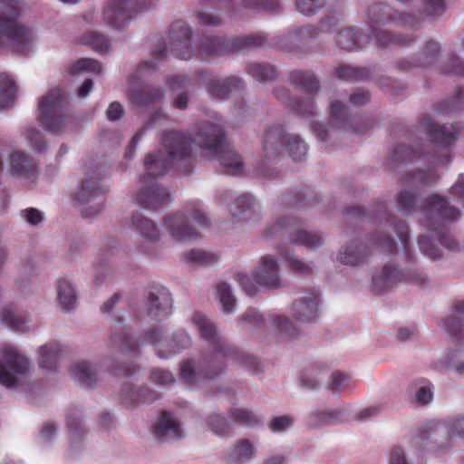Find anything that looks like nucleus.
<instances>
[{
  "mask_svg": "<svg viewBox=\"0 0 464 464\" xmlns=\"http://www.w3.org/2000/svg\"><path fill=\"white\" fill-rule=\"evenodd\" d=\"M341 418L337 410H314L305 417V425L309 429H320L336 423Z\"/></svg>",
  "mask_w": 464,
  "mask_h": 464,
  "instance_id": "26",
  "label": "nucleus"
},
{
  "mask_svg": "<svg viewBox=\"0 0 464 464\" xmlns=\"http://www.w3.org/2000/svg\"><path fill=\"white\" fill-rule=\"evenodd\" d=\"M288 81L291 85L301 89L309 95H314L320 90L319 79L309 70H293L288 74Z\"/></svg>",
  "mask_w": 464,
  "mask_h": 464,
  "instance_id": "23",
  "label": "nucleus"
},
{
  "mask_svg": "<svg viewBox=\"0 0 464 464\" xmlns=\"http://www.w3.org/2000/svg\"><path fill=\"white\" fill-rule=\"evenodd\" d=\"M419 382L422 385L415 392V402L419 405H427L433 399V385L426 380H420Z\"/></svg>",
  "mask_w": 464,
  "mask_h": 464,
  "instance_id": "57",
  "label": "nucleus"
},
{
  "mask_svg": "<svg viewBox=\"0 0 464 464\" xmlns=\"http://www.w3.org/2000/svg\"><path fill=\"white\" fill-rule=\"evenodd\" d=\"M240 324L245 329H258L264 324L263 315L255 308H248L242 315Z\"/></svg>",
  "mask_w": 464,
  "mask_h": 464,
  "instance_id": "54",
  "label": "nucleus"
},
{
  "mask_svg": "<svg viewBox=\"0 0 464 464\" xmlns=\"http://www.w3.org/2000/svg\"><path fill=\"white\" fill-rule=\"evenodd\" d=\"M319 304L318 293L313 292L295 302L293 315L296 322L306 323L317 316Z\"/></svg>",
  "mask_w": 464,
  "mask_h": 464,
  "instance_id": "22",
  "label": "nucleus"
},
{
  "mask_svg": "<svg viewBox=\"0 0 464 464\" xmlns=\"http://www.w3.org/2000/svg\"><path fill=\"white\" fill-rule=\"evenodd\" d=\"M314 36H316L314 27L305 26L286 34L272 38L268 45L280 52L306 53L307 43Z\"/></svg>",
  "mask_w": 464,
  "mask_h": 464,
  "instance_id": "16",
  "label": "nucleus"
},
{
  "mask_svg": "<svg viewBox=\"0 0 464 464\" xmlns=\"http://www.w3.org/2000/svg\"><path fill=\"white\" fill-rule=\"evenodd\" d=\"M15 92L14 80L8 74H0V109H5L13 103Z\"/></svg>",
  "mask_w": 464,
  "mask_h": 464,
  "instance_id": "44",
  "label": "nucleus"
},
{
  "mask_svg": "<svg viewBox=\"0 0 464 464\" xmlns=\"http://www.w3.org/2000/svg\"><path fill=\"white\" fill-rule=\"evenodd\" d=\"M131 224L147 242L155 243L160 239V231L156 225L141 214H134L131 217Z\"/></svg>",
  "mask_w": 464,
  "mask_h": 464,
  "instance_id": "31",
  "label": "nucleus"
},
{
  "mask_svg": "<svg viewBox=\"0 0 464 464\" xmlns=\"http://www.w3.org/2000/svg\"><path fill=\"white\" fill-rule=\"evenodd\" d=\"M182 133L187 137L190 147L194 143L210 155L218 156V160L227 174L241 173L243 169L241 158L226 146L224 129L220 124L205 121L197 126L193 137Z\"/></svg>",
  "mask_w": 464,
  "mask_h": 464,
  "instance_id": "4",
  "label": "nucleus"
},
{
  "mask_svg": "<svg viewBox=\"0 0 464 464\" xmlns=\"http://www.w3.org/2000/svg\"><path fill=\"white\" fill-rule=\"evenodd\" d=\"M454 311L456 314L445 319L442 323V327L448 334L459 341L462 339V324L457 315L464 316V301L457 303L454 306Z\"/></svg>",
  "mask_w": 464,
  "mask_h": 464,
  "instance_id": "39",
  "label": "nucleus"
},
{
  "mask_svg": "<svg viewBox=\"0 0 464 464\" xmlns=\"http://www.w3.org/2000/svg\"><path fill=\"white\" fill-rule=\"evenodd\" d=\"M423 218L420 222L429 230H434L439 235V240L442 246L450 250H457L458 244L445 227L443 222H453L457 220L460 212L454 206H451L445 198L432 195L429 197L420 207Z\"/></svg>",
  "mask_w": 464,
  "mask_h": 464,
  "instance_id": "5",
  "label": "nucleus"
},
{
  "mask_svg": "<svg viewBox=\"0 0 464 464\" xmlns=\"http://www.w3.org/2000/svg\"><path fill=\"white\" fill-rule=\"evenodd\" d=\"M232 216L241 222H256L259 219V206L250 195L238 197L230 209Z\"/></svg>",
  "mask_w": 464,
  "mask_h": 464,
  "instance_id": "21",
  "label": "nucleus"
},
{
  "mask_svg": "<svg viewBox=\"0 0 464 464\" xmlns=\"http://www.w3.org/2000/svg\"><path fill=\"white\" fill-rule=\"evenodd\" d=\"M368 23L372 26H382L393 24L400 27H415L420 21V17L401 12H394L392 8L383 4L372 5L367 13Z\"/></svg>",
  "mask_w": 464,
  "mask_h": 464,
  "instance_id": "15",
  "label": "nucleus"
},
{
  "mask_svg": "<svg viewBox=\"0 0 464 464\" xmlns=\"http://www.w3.org/2000/svg\"><path fill=\"white\" fill-rule=\"evenodd\" d=\"M440 53L439 44L434 41H428L421 50L411 60H402L399 63V65L403 70H409L417 66H429L437 61Z\"/></svg>",
  "mask_w": 464,
  "mask_h": 464,
  "instance_id": "20",
  "label": "nucleus"
},
{
  "mask_svg": "<svg viewBox=\"0 0 464 464\" xmlns=\"http://www.w3.org/2000/svg\"><path fill=\"white\" fill-rule=\"evenodd\" d=\"M256 283L267 289H277L282 286L279 265L276 258L270 255L263 256L254 275Z\"/></svg>",
  "mask_w": 464,
  "mask_h": 464,
  "instance_id": "17",
  "label": "nucleus"
},
{
  "mask_svg": "<svg viewBox=\"0 0 464 464\" xmlns=\"http://www.w3.org/2000/svg\"><path fill=\"white\" fill-rule=\"evenodd\" d=\"M210 430L218 436H227L230 433V424L220 413H212L207 419Z\"/></svg>",
  "mask_w": 464,
  "mask_h": 464,
  "instance_id": "50",
  "label": "nucleus"
},
{
  "mask_svg": "<svg viewBox=\"0 0 464 464\" xmlns=\"http://www.w3.org/2000/svg\"><path fill=\"white\" fill-rule=\"evenodd\" d=\"M26 378V361L10 345L0 348V383L6 388L19 386Z\"/></svg>",
  "mask_w": 464,
  "mask_h": 464,
  "instance_id": "11",
  "label": "nucleus"
},
{
  "mask_svg": "<svg viewBox=\"0 0 464 464\" xmlns=\"http://www.w3.org/2000/svg\"><path fill=\"white\" fill-rule=\"evenodd\" d=\"M374 37L377 44L381 47L389 46H408L413 42V38L410 35L395 34L386 30H373Z\"/></svg>",
  "mask_w": 464,
  "mask_h": 464,
  "instance_id": "38",
  "label": "nucleus"
},
{
  "mask_svg": "<svg viewBox=\"0 0 464 464\" xmlns=\"http://www.w3.org/2000/svg\"><path fill=\"white\" fill-rule=\"evenodd\" d=\"M82 72H93L96 73H101L102 65L98 61L94 59L82 58L72 65L71 73L75 74Z\"/></svg>",
  "mask_w": 464,
  "mask_h": 464,
  "instance_id": "56",
  "label": "nucleus"
},
{
  "mask_svg": "<svg viewBox=\"0 0 464 464\" xmlns=\"http://www.w3.org/2000/svg\"><path fill=\"white\" fill-rule=\"evenodd\" d=\"M174 29L175 43L172 47V51L176 56L182 60H188L190 58V49L187 44V41L191 37L190 30L183 24L177 23Z\"/></svg>",
  "mask_w": 464,
  "mask_h": 464,
  "instance_id": "30",
  "label": "nucleus"
},
{
  "mask_svg": "<svg viewBox=\"0 0 464 464\" xmlns=\"http://www.w3.org/2000/svg\"><path fill=\"white\" fill-rule=\"evenodd\" d=\"M8 166L13 176L26 175L29 167L27 154L22 150H14L8 157Z\"/></svg>",
  "mask_w": 464,
  "mask_h": 464,
  "instance_id": "42",
  "label": "nucleus"
},
{
  "mask_svg": "<svg viewBox=\"0 0 464 464\" xmlns=\"http://www.w3.org/2000/svg\"><path fill=\"white\" fill-rule=\"evenodd\" d=\"M189 344L190 338L185 334L165 338L163 343H160L159 347L158 355L161 358H167L185 349Z\"/></svg>",
  "mask_w": 464,
  "mask_h": 464,
  "instance_id": "35",
  "label": "nucleus"
},
{
  "mask_svg": "<svg viewBox=\"0 0 464 464\" xmlns=\"http://www.w3.org/2000/svg\"><path fill=\"white\" fill-rule=\"evenodd\" d=\"M244 6L254 10L274 12L278 8L276 0H242Z\"/></svg>",
  "mask_w": 464,
  "mask_h": 464,
  "instance_id": "61",
  "label": "nucleus"
},
{
  "mask_svg": "<svg viewBox=\"0 0 464 464\" xmlns=\"http://www.w3.org/2000/svg\"><path fill=\"white\" fill-rule=\"evenodd\" d=\"M192 322L201 337L209 344L196 364L192 360L186 361L180 367V377L188 384H196L202 380L213 379L221 374L229 360L245 361V354L222 338L214 323L205 314L195 313Z\"/></svg>",
  "mask_w": 464,
  "mask_h": 464,
  "instance_id": "3",
  "label": "nucleus"
},
{
  "mask_svg": "<svg viewBox=\"0 0 464 464\" xmlns=\"http://www.w3.org/2000/svg\"><path fill=\"white\" fill-rule=\"evenodd\" d=\"M154 434L160 440H175L183 436L178 421L166 411L162 413L155 426Z\"/></svg>",
  "mask_w": 464,
  "mask_h": 464,
  "instance_id": "25",
  "label": "nucleus"
},
{
  "mask_svg": "<svg viewBox=\"0 0 464 464\" xmlns=\"http://www.w3.org/2000/svg\"><path fill=\"white\" fill-rule=\"evenodd\" d=\"M163 150L149 153L144 159V170L136 202L143 208L157 209L170 200L168 188L157 182L176 163L190 157V146L187 137L180 131L167 132L163 138Z\"/></svg>",
  "mask_w": 464,
  "mask_h": 464,
  "instance_id": "1",
  "label": "nucleus"
},
{
  "mask_svg": "<svg viewBox=\"0 0 464 464\" xmlns=\"http://www.w3.org/2000/svg\"><path fill=\"white\" fill-rule=\"evenodd\" d=\"M289 267L301 276H308L312 274L314 266L311 263H305L295 256H285Z\"/></svg>",
  "mask_w": 464,
  "mask_h": 464,
  "instance_id": "60",
  "label": "nucleus"
},
{
  "mask_svg": "<svg viewBox=\"0 0 464 464\" xmlns=\"http://www.w3.org/2000/svg\"><path fill=\"white\" fill-rule=\"evenodd\" d=\"M171 304L170 293L166 288L156 289L149 295L147 315L152 320H161L169 314Z\"/></svg>",
  "mask_w": 464,
  "mask_h": 464,
  "instance_id": "19",
  "label": "nucleus"
},
{
  "mask_svg": "<svg viewBox=\"0 0 464 464\" xmlns=\"http://www.w3.org/2000/svg\"><path fill=\"white\" fill-rule=\"evenodd\" d=\"M369 254L370 251L365 244L361 241H353L339 251L337 259L343 265L357 266L363 263Z\"/></svg>",
  "mask_w": 464,
  "mask_h": 464,
  "instance_id": "24",
  "label": "nucleus"
},
{
  "mask_svg": "<svg viewBox=\"0 0 464 464\" xmlns=\"http://www.w3.org/2000/svg\"><path fill=\"white\" fill-rule=\"evenodd\" d=\"M163 98L161 89L155 88L141 92H132L130 100L137 105L144 106L158 102Z\"/></svg>",
  "mask_w": 464,
  "mask_h": 464,
  "instance_id": "46",
  "label": "nucleus"
},
{
  "mask_svg": "<svg viewBox=\"0 0 464 464\" xmlns=\"http://www.w3.org/2000/svg\"><path fill=\"white\" fill-rule=\"evenodd\" d=\"M399 280H401V275L397 269L386 265L372 276V287L376 292H382L388 290Z\"/></svg>",
  "mask_w": 464,
  "mask_h": 464,
  "instance_id": "32",
  "label": "nucleus"
},
{
  "mask_svg": "<svg viewBox=\"0 0 464 464\" xmlns=\"http://www.w3.org/2000/svg\"><path fill=\"white\" fill-rule=\"evenodd\" d=\"M72 377L82 385L91 387L98 381L95 364L88 361H79L71 367Z\"/></svg>",
  "mask_w": 464,
  "mask_h": 464,
  "instance_id": "28",
  "label": "nucleus"
},
{
  "mask_svg": "<svg viewBox=\"0 0 464 464\" xmlns=\"http://www.w3.org/2000/svg\"><path fill=\"white\" fill-rule=\"evenodd\" d=\"M219 259L217 254L201 249H193L185 254V260L190 265L209 266Z\"/></svg>",
  "mask_w": 464,
  "mask_h": 464,
  "instance_id": "45",
  "label": "nucleus"
},
{
  "mask_svg": "<svg viewBox=\"0 0 464 464\" xmlns=\"http://www.w3.org/2000/svg\"><path fill=\"white\" fill-rule=\"evenodd\" d=\"M349 381V376L341 372H335L331 375L330 382L327 384V389L331 392H338L342 391L346 382Z\"/></svg>",
  "mask_w": 464,
  "mask_h": 464,
  "instance_id": "62",
  "label": "nucleus"
},
{
  "mask_svg": "<svg viewBox=\"0 0 464 464\" xmlns=\"http://www.w3.org/2000/svg\"><path fill=\"white\" fill-rule=\"evenodd\" d=\"M104 178L105 160L99 158L91 159L84 166V179L76 199L81 203H89L93 198L104 195L108 191Z\"/></svg>",
  "mask_w": 464,
  "mask_h": 464,
  "instance_id": "10",
  "label": "nucleus"
},
{
  "mask_svg": "<svg viewBox=\"0 0 464 464\" xmlns=\"http://www.w3.org/2000/svg\"><path fill=\"white\" fill-rule=\"evenodd\" d=\"M217 296L223 307L224 312L229 313L236 304V298L232 294L229 285L226 283H219L217 285Z\"/></svg>",
  "mask_w": 464,
  "mask_h": 464,
  "instance_id": "51",
  "label": "nucleus"
},
{
  "mask_svg": "<svg viewBox=\"0 0 464 464\" xmlns=\"http://www.w3.org/2000/svg\"><path fill=\"white\" fill-rule=\"evenodd\" d=\"M327 370L325 363L317 362L308 369L301 377V382L304 387L308 390H316L323 380V372Z\"/></svg>",
  "mask_w": 464,
  "mask_h": 464,
  "instance_id": "43",
  "label": "nucleus"
},
{
  "mask_svg": "<svg viewBox=\"0 0 464 464\" xmlns=\"http://www.w3.org/2000/svg\"><path fill=\"white\" fill-rule=\"evenodd\" d=\"M57 301L62 309L70 311L77 303L76 291L72 283L64 278L57 281Z\"/></svg>",
  "mask_w": 464,
  "mask_h": 464,
  "instance_id": "33",
  "label": "nucleus"
},
{
  "mask_svg": "<svg viewBox=\"0 0 464 464\" xmlns=\"http://www.w3.org/2000/svg\"><path fill=\"white\" fill-rule=\"evenodd\" d=\"M324 5V0H295V8L303 15H313Z\"/></svg>",
  "mask_w": 464,
  "mask_h": 464,
  "instance_id": "59",
  "label": "nucleus"
},
{
  "mask_svg": "<svg viewBox=\"0 0 464 464\" xmlns=\"http://www.w3.org/2000/svg\"><path fill=\"white\" fill-rule=\"evenodd\" d=\"M412 150L405 145L394 148L392 154L386 160V166L391 171H397L408 161L411 160Z\"/></svg>",
  "mask_w": 464,
  "mask_h": 464,
  "instance_id": "40",
  "label": "nucleus"
},
{
  "mask_svg": "<svg viewBox=\"0 0 464 464\" xmlns=\"http://www.w3.org/2000/svg\"><path fill=\"white\" fill-rule=\"evenodd\" d=\"M335 73L339 79L350 82L363 81L369 76L366 69L348 65L340 66Z\"/></svg>",
  "mask_w": 464,
  "mask_h": 464,
  "instance_id": "49",
  "label": "nucleus"
},
{
  "mask_svg": "<svg viewBox=\"0 0 464 464\" xmlns=\"http://www.w3.org/2000/svg\"><path fill=\"white\" fill-rule=\"evenodd\" d=\"M153 6V0H112L103 11V19L109 25L121 29L133 15Z\"/></svg>",
  "mask_w": 464,
  "mask_h": 464,
  "instance_id": "14",
  "label": "nucleus"
},
{
  "mask_svg": "<svg viewBox=\"0 0 464 464\" xmlns=\"http://www.w3.org/2000/svg\"><path fill=\"white\" fill-rule=\"evenodd\" d=\"M38 353V363L40 367L47 370H54L63 353V349L58 343H49L43 345Z\"/></svg>",
  "mask_w": 464,
  "mask_h": 464,
  "instance_id": "36",
  "label": "nucleus"
},
{
  "mask_svg": "<svg viewBox=\"0 0 464 464\" xmlns=\"http://www.w3.org/2000/svg\"><path fill=\"white\" fill-rule=\"evenodd\" d=\"M437 176L434 172H417L412 175L405 174L402 178V184L405 186L419 187L436 181Z\"/></svg>",
  "mask_w": 464,
  "mask_h": 464,
  "instance_id": "53",
  "label": "nucleus"
},
{
  "mask_svg": "<svg viewBox=\"0 0 464 464\" xmlns=\"http://www.w3.org/2000/svg\"><path fill=\"white\" fill-rule=\"evenodd\" d=\"M246 72L260 82H271L278 77L276 66L265 62L248 63Z\"/></svg>",
  "mask_w": 464,
  "mask_h": 464,
  "instance_id": "34",
  "label": "nucleus"
},
{
  "mask_svg": "<svg viewBox=\"0 0 464 464\" xmlns=\"http://www.w3.org/2000/svg\"><path fill=\"white\" fill-rule=\"evenodd\" d=\"M424 124L428 127L432 140L440 146L446 147L456 139L458 129L451 124L440 125L430 121H425Z\"/></svg>",
  "mask_w": 464,
  "mask_h": 464,
  "instance_id": "27",
  "label": "nucleus"
},
{
  "mask_svg": "<svg viewBox=\"0 0 464 464\" xmlns=\"http://www.w3.org/2000/svg\"><path fill=\"white\" fill-rule=\"evenodd\" d=\"M0 321L8 328L15 331L22 329L24 320L16 308L5 307L0 314Z\"/></svg>",
  "mask_w": 464,
  "mask_h": 464,
  "instance_id": "48",
  "label": "nucleus"
},
{
  "mask_svg": "<svg viewBox=\"0 0 464 464\" xmlns=\"http://www.w3.org/2000/svg\"><path fill=\"white\" fill-rule=\"evenodd\" d=\"M441 366L464 376V353L460 350H451L445 355Z\"/></svg>",
  "mask_w": 464,
  "mask_h": 464,
  "instance_id": "47",
  "label": "nucleus"
},
{
  "mask_svg": "<svg viewBox=\"0 0 464 464\" xmlns=\"http://www.w3.org/2000/svg\"><path fill=\"white\" fill-rule=\"evenodd\" d=\"M189 221L198 227H207L209 225L208 217L198 208H194L188 217L176 213L164 218V223L170 236L177 241L194 240L198 237V233L195 228L188 226Z\"/></svg>",
  "mask_w": 464,
  "mask_h": 464,
  "instance_id": "13",
  "label": "nucleus"
},
{
  "mask_svg": "<svg viewBox=\"0 0 464 464\" xmlns=\"http://www.w3.org/2000/svg\"><path fill=\"white\" fill-rule=\"evenodd\" d=\"M208 92L218 100H227L233 92L244 89V82L234 75L227 77L213 76L204 82Z\"/></svg>",
  "mask_w": 464,
  "mask_h": 464,
  "instance_id": "18",
  "label": "nucleus"
},
{
  "mask_svg": "<svg viewBox=\"0 0 464 464\" xmlns=\"http://www.w3.org/2000/svg\"><path fill=\"white\" fill-rule=\"evenodd\" d=\"M42 123L50 130L64 127L70 117L71 106L66 93L60 88L52 89L39 103Z\"/></svg>",
  "mask_w": 464,
  "mask_h": 464,
  "instance_id": "9",
  "label": "nucleus"
},
{
  "mask_svg": "<svg viewBox=\"0 0 464 464\" xmlns=\"http://www.w3.org/2000/svg\"><path fill=\"white\" fill-rule=\"evenodd\" d=\"M82 42L99 53H105L110 47L107 38L96 32H87L84 34Z\"/></svg>",
  "mask_w": 464,
  "mask_h": 464,
  "instance_id": "52",
  "label": "nucleus"
},
{
  "mask_svg": "<svg viewBox=\"0 0 464 464\" xmlns=\"http://www.w3.org/2000/svg\"><path fill=\"white\" fill-rule=\"evenodd\" d=\"M256 450L253 444L246 439L238 440L231 452L227 455L230 464H242L254 457Z\"/></svg>",
  "mask_w": 464,
  "mask_h": 464,
  "instance_id": "37",
  "label": "nucleus"
},
{
  "mask_svg": "<svg viewBox=\"0 0 464 464\" xmlns=\"http://www.w3.org/2000/svg\"><path fill=\"white\" fill-rule=\"evenodd\" d=\"M113 347L123 354H130L137 352L140 343L134 340L128 333L120 331L113 334L111 338Z\"/></svg>",
  "mask_w": 464,
  "mask_h": 464,
  "instance_id": "41",
  "label": "nucleus"
},
{
  "mask_svg": "<svg viewBox=\"0 0 464 464\" xmlns=\"http://www.w3.org/2000/svg\"><path fill=\"white\" fill-rule=\"evenodd\" d=\"M192 322L201 337L209 344L196 364L192 360L186 361L180 367V377L188 384H196L202 380L213 379L221 374L229 360L245 361V354L222 338L214 323L205 314L195 313Z\"/></svg>",
  "mask_w": 464,
  "mask_h": 464,
  "instance_id": "2",
  "label": "nucleus"
},
{
  "mask_svg": "<svg viewBox=\"0 0 464 464\" xmlns=\"http://www.w3.org/2000/svg\"><path fill=\"white\" fill-rule=\"evenodd\" d=\"M285 151H287L294 160H302L307 154V147L298 135L285 132L282 126L270 127L263 136L265 157L268 160H276Z\"/></svg>",
  "mask_w": 464,
  "mask_h": 464,
  "instance_id": "6",
  "label": "nucleus"
},
{
  "mask_svg": "<svg viewBox=\"0 0 464 464\" xmlns=\"http://www.w3.org/2000/svg\"><path fill=\"white\" fill-rule=\"evenodd\" d=\"M335 41L341 49L347 52L359 50L369 43L368 37L358 36L356 30L353 27L341 30Z\"/></svg>",
  "mask_w": 464,
  "mask_h": 464,
  "instance_id": "29",
  "label": "nucleus"
},
{
  "mask_svg": "<svg viewBox=\"0 0 464 464\" xmlns=\"http://www.w3.org/2000/svg\"><path fill=\"white\" fill-rule=\"evenodd\" d=\"M266 238L273 237H287L289 244L304 246L307 249H315L324 243L322 234L302 228L299 222L293 218H280L276 219L266 230Z\"/></svg>",
  "mask_w": 464,
  "mask_h": 464,
  "instance_id": "8",
  "label": "nucleus"
},
{
  "mask_svg": "<svg viewBox=\"0 0 464 464\" xmlns=\"http://www.w3.org/2000/svg\"><path fill=\"white\" fill-rule=\"evenodd\" d=\"M29 44L27 26L18 17H7L0 14V49L5 47L10 52L26 53Z\"/></svg>",
  "mask_w": 464,
  "mask_h": 464,
  "instance_id": "12",
  "label": "nucleus"
},
{
  "mask_svg": "<svg viewBox=\"0 0 464 464\" xmlns=\"http://www.w3.org/2000/svg\"><path fill=\"white\" fill-rule=\"evenodd\" d=\"M286 106L302 116H311L314 113L315 104L313 98H307L301 102L287 99Z\"/></svg>",
  "mask_w": 464,
  "mask_h": 464,
  "instance_id": "55",
  "label": "nucleus"
},
{
  "mask_svg": "<svg viewBox=\"0 0 464 464\" xmlns=\"http://www.w3.org/2000/svg\"><path fill=\"white\" fill-rule=\"evenodd\" d=\"M230 414L235 421L242 425L254 426L259 423V420L256 415L246 409H231Z\"/></svg>",
  "mask_w": 464,
  "mask_h": 464,
  "instance_id": "58",
  "label": "nucleus"
},
{
  "mask_svg": "<svg viewBox=\"0 0 464 464\" xmlns=\"http://www.w3.org/2000/svg\"><path fill=\"white\" fill-rule=\"evenodd\" d=\"M266 39L261 34L244 35L233 39L221 36H207L198 44V54L202 58H215L237 51L266 46Z\"/></svg>",
  "mask_w": 464,
  "mask_h": 464,
  "instance_id": "7",
  "label": "nucleus"
},
{
  "mask_svg": "<svg viewBox=\"0 0 464 464\" xmlns=\"http://www.w3.org/2000/svg\"><path fill=\"white\" fill-rule=\"evenodd\" d=\"M418 244L420 251L430 258L436 260L441 256L440 251L432 246L429 237L420 236Z\"/></svg>",
  "mask_w": 464,
  "mask_h": 464,
  "instance_id": "63",
  "label": "nucleus"
},
{
  "mask_svg": "<svg viewBox=\"0 0 464 464\" xmlns=\"http://www.w3.org/2000/svg\"><path fill=\"white\" fill-rule=\"evenodd\" d=\"M445 74L464 75V63L458 57L451 56L442 67Z\"/></svg>",
  "mask_w": 464,
  "mask_h": 464,
  "instance_id": "64",
  "label": "nucleus"
}]
</instances>
